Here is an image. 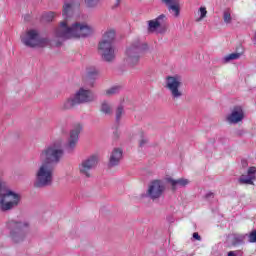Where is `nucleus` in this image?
I'll list each match as a JSON object with an SVG mask.
<instances>
[{
    "mask_svg": "<svg viewBox=\"0 0 256 256\" xmlns=\"http://www.w3.org/2000/svg\"><path fill=\"white\" fill-rule=\"evenodd\" d=\"M143 47L145 44H141L139 40L130 44V46L126 49L124 62L129 67H135V65H139V61L141 59V53H143Z\"/></svg>",
    "mask_w": 256,
    "mask_h": 256,
    "instance_id": "0eeeda50",
    "label": "nucleus"
},
{
    "mask_svg": "<svg viewBox=\"0 0 256 256\" xmlns=\"http://www.w3.org/2000/svg\"><path fill=\"white\" fill-rule=\"evenodd\" d=\"M245 119V112L241 106H236L232 109L231 113L226 117V120L230 125H237Z\"/></svg>",
    "mask_w": 256,
    "mask_h": 256,
    "instance_id": "f8f14e48",
    "label": "nucleus"
},
{
    "mask_svg": "<svg viewBox=\"0 0 256 256\" xmlns=\"http://www.w3.org/2000/svg\"><path fill=\"white\" fill-rule=\"evenodd\" d=\"M81 129H83L82 123H76L73 125L72 130L70 131V137L68 139L67 147L69 149H73L77 145V141H79V134L81 133Z\"/></svg>",
    "mask_w": 256,
    "mask_h": 256,
    "instance_id": "ddd939ff",
    "label": "nucleus"
},
{
    "mask_svg": "<svg viewBox=\"0 0 256 256\" xmlns=\"http://www.w3.org/2000/svg\"><path fill=\"white\" fill-rule=\"evenodd\" d=\"M240 57H241V53L235 52V53H231V54L226 55L223 58V61H224V63H229V61H235L237 59H240Z\"/></svg>",
    "mask_w": 256,
    "mask_h": 256,
    "instance_id": "5701e85b",
    "label": "nucleus"
},
{
    "mask_svg": "<svg viewBox=\"0 0 256 256\" xmlns=\"http://www.w3.org/2000/svg\"><path fill=\"white\" fill-rule=\"evenodd\" d=\"M63 21L55 29L54 36L57 39L65 41L66 39H79L81 37H89L93 33V27L87 23H71L73 17V1L66 0L62 10Z\"/></svg>",
    "mask_w": 256,
    "mask_h": 256,
    "instance_id": "f03ea898",
    "label": "nucleus"
},
{
    "mask_svg": "<svg viewBox=\"0 0 256 256\" xmlns=\"http://www.w3.org/2000/svg\"><path fill=\"white\" fill-rule=\"evenodd\" d=\"M182 85L183 79L179 75L168 76L165 79V88L169 90L173 99H181L183 97Z\"/></svg>",
    "mask_w": 256,
    "mask_h": 256,
    "instance_id": "1a4fd4ad",
    "label": "nucleus"
},
{
    "mask_svg": "<svg viewBox=\"0 0 256 256\" xmlns=\"http://www.w3.org/2000/svg\"><path fill=\"white\" fill-rule=\"evenodd\" d=\"M119 91V87H112L106 91L107 95H115Z\"/></svg>",
    "mask_w": 256,
    "mask_h": 256,
    "instance_id": "c85d7f7f",
    "label": "nucleus"
},
{
    "mask_svg": "<svg viewBox=\"0 0 256 256\" xmlns=\"http://www.w3.org/2000/svg\"><path fill=\"white\" fill-rule=\"evenodd\" d=\"M21 202V195L7 187L5 182L0 183V210L11 211Z\"/></svg>",
    "mask_w": 256,
    "mask_h": 256,
    "instance_id": "7ed1b4c3",
    "label": "nucleus"
},
{
    "mask_svg": "<svg viewBox=\"0 0 256 256\" xmlns=\"http://www.w3.org/2000/svg\"><path fill=\"white\" fill-rule=\"evenodd\" d=\"M100 2H101V0H85V4L88 7H97Z\"/></svg>",
    "mask_w": 256,
    "mask_h": 256,
    "instance_id": "393cba45",
    "label": "nucleus"
},
{
    "mask_svg": "<svg viewBox=\"0 0 256 256\" xmlns=\"http://www.w3.org/2000/svg\"><path fill=\"white\" fill-rule=\"evenodd\" d=\"M247 237V234H234L230 236V240L232 241L233 245H241V243H245V238Z\"/></svg>",
    "mask_w": 256,
    "mask_h": 256,
    "instance_id": "aec40b11",
    "label": "nucleus"
},
{
    "mask_svg": "<svg viewBox=\"0 0 256 256\" xmlns=\"http://www.w3.org/2000/svg\"><path fill=\"white\" fill-rule=\"evenodd\" d=\"M249 243H256V230L247 235Z\"/></svg>",
    "mask_w": 256,
    "mask_h": 256,
    "instance_id": "a878e982",
    "label": "nucleus"
},
{
    "mask_svg": "<svg viewBox=\"0 0 256 256\" xmlns=\"http://www.w3.org/2000/svg\"><path fill=\"white\" fill-rule=\"evenodd\" d=\"M165 21H167V16H165V14H162L157 18L148 21L149 31L153 33L157 31V29H161V27L165 25Z\"/></svg>",
    "mask_w": 256,
    "mask_h": 256,
    "instance_id": "4468645a",
    "label": "nucleus"
},
{
    "mask_svg": "<svg viewBox=\"0 0 256 256\" xmlns=\"http://www.w3.org/2000/svg\"><path fill=\"white\" fill-rule=\"evenodd\" d=\"M91 101H95V94H93L91 90L80 88L74 96L68 98L63 103L62 109H72V107H75V105H79L81 103H91Z\"/></svg>",
    "mask_w": 256,
    "mask_h": 256,
    "instance_id": "423d86ee",
    "label": "nucleus"
},
{
    "mask_svg": "<svg viewBox=\"0 0 256 256\" xmlns=\"http://www.w3.org/2000/svg\"><path fill=\"white\" fill-rule=\"evenodd\" d=\"M165 191V183L161 180H154L150 183L147 191L148 197L150 199H159L163 192Z\"/></svg>",
    "mask_w": 256,
    "mask_h": 256,
    "instance_id": "9b49d317",
    "label": "nucleus"
},
{
    "mask_svg": "<svg viewBox=\"0 0 256 256\" xmlns=\"http://www.w3.org/2000/svg\"><path fill=\"white\" fill-rule=\"evenodd\" d=\"M98 161L99 158L97 155H92L83 160L78 166L80 175H83L84 177H91V171L97 167Z\"/></svg>",
    "mask_w": 256,
    "mask_h": 256,
    "instance_id": "9d476101",
    "label": "nucleus"
},
{
    "mask_svg": "<svg viewBox=\"0 0 256 256\" xmlns=\"http://www.w3.org/2000/svg\"><path fill=\"white\" fill-rule=\"evenodd\" d=\"M113 39H115V30L107 29L99 43L98 49L104 61L111 62L115 59V47L113 46Z\"/></svg>",
    "mask_w": 256,
    "mask_h": 256,
    "instance_id": "20e7f679",
    "label": "nucleus"
},
{
    "mask_svg": "<svg viewBox=\"0 0 256 256\" xmlns=\"http://www.w3.org/2000/svg\"><path fill=\"white\" fill-rule=\"evenodd\" d=\"M196 23H201L203 19L207 17V7L201 6L195 13H194Z\"/></svg>",
    "mask_w": 256,
    "mask_h": 256,
    "instance_id": "a211bd4d",
    "label": "nucleus"
},
{
    "mask_svg": "<svg viewBox=\"0 0 256 256\" xmlns=\"http://www.w3.org/2000/svg\"><path fill=\"white\" fill-rule=\"evenodd\" d=\"M256 167H250L248 169L247 175H242L240 177V183H244L245 185H253V181L256 179Z\"/></svg>",
    "mask_w": 256,
    "mask_h": 256,
    "instance_id": "dca6fc26",
    "label": "nucleus"
},
{
    "mask_svg": "<svg viewBox=\"0 0 256 256\" xmlns=\"http://www.w3.org/2000/svg\"><path fill=\"white\" fill-rule=\"evenodd\" d=\"M25 227H29V223L17 222L15 220H11L10 222H8V228L10 229L9 239L12 243L18 244L25 241L27 237V233L23 231Z\"/></svg>",
    "mask_w": 256,
    "mask_h": 256,
    "instance_id": "6e6552de",
    "label": "nucleus"
},
{
    "mask_svg": "<svg viewBox=\"0 0 256 256\" xmlns=\"http://www.w3.org/2000/svg\"><path fill=\"white\" fill-rule=\"evenodd\" d=\"M193 239H196V241H201V236H199V233L194 232Z\"/></svg>",
    "mask_w": 256,
    "mask_h": 256,
    "instance_id": "7c9ffc66",
    "label": "nucleus"
},
{
    "mask_svg": "<svg viewBox=\"0 0 256 256\" xmlns=\"http://www.w3.org/2000/svg\"><path fill=\"white\" fill-rule=\"evenodd\" d=\"M211 197H214L213 192H208V193L206 194V199H211Z\"/></svg>",
    "mask_w": 256,
    "mask_h": 256,
    "instance_id": "2f4dec72",
    "label": "nucleus"
},
{
    "mask_svg": "<svg viewBox=\"0 0 256 256\" xmlns=\"http://www.w3.org/2000/svg\"><path fill=\"white\" fill-rule=\"evenodd\" d=\"M167 7L170 13H173L174 17H179L181 12V4H179V0L172 2V4H169Z\"/></svg>",
    "mask_w": 256,
    "mask_h": 256,
    "instance_id": "6ab92c4d",
    "label": "nucleus"
},
{
    "mask_svg": "<svg viewBox=\"0 0 256 256\" xmlns=\"http://www.w3.org/2000/svg\"><path fill=\"white\" fill-rule=\"evenodd\" d=\"M45 21H53V19L55 18V13L54 12H48L46 14L43 15Z\"/></svg>",
    "mask_w": 256,
    "mask_h": 256,
    "instance_id": "bb28decb",
    "label": "nucleus"
},
{
    "mask_svg": "<svg viewBox=\"0 0 256 256\" xmlns=\"http://www.w3.org/2000/svg\"><path fill=\"white\" fill-rule=\"evenodd\" d=\"M241 251L237 250V251H230L228 252V256H241Z\"/></svg>",
    "mask_w": 256,
    "mask_h": 256,
    "instance_id": "c756f323",
    "label": "nucleus"
},
{
    "mask_svg": "<svg viewBox=\"0 0 256 256\" xmlns=\"http://www.w3.org/2000/svg\"><path fill=\"white\" fill-rule=\"evenodd\" d=\"M167 182L170 183L172 189H179V187H186V185H189V180L185 178H181L178 180L167 178Z\"/></svg>",
    "mask_w": 256,
    "mask_h": 256,
    "instance_id": "f3484780",
    "label": "nucleus"
},
{
    "mask_svg": "<svg viewBox=\"0 0 256 256\" xmlns=\"http://www.w3.org/2000/svg\"><path fill=\"white\" fill-rule=\"evenodd\" d=\"M63 157V142L55 141L46 146L39 154L41 165L35 174V187H49L53 184V173L55 167L53 165L59 163Z\"/></svg>",
    "mask_w": 256,
    "mask_h": 256,
    "instance_id": "f257e3e1",
    "label": "nucleus"
},
{
    "mask_svg": "<svg viewBox=\"0 0 256 256\" xmlns=\"http://www.w3.org/2000/svg\"><path fill=\"white\" fill-rule=\"evenodd\" d=\"M100 111L104 113L105 115H111L113 113V108L111 107V104L107 101L102 102Z\"/></svg>",
    "mask_w": 256,
    "mask_h": 256,
    "instance_id": "412c9836",
    "label": "nucleus"
},
{
    "mask_svg": "<svg viewBox=\"0 0 256 256\" xmlns=\"http://www.w3.org/2000/svg\"><path fill=\"white\" fill-rule=\"evenodd\" d=\"M21 42L25 47L35 49L37 47H47L49 45V39L40 38L39 31L35 29L26 30L20 36Z\"/></svg>",
    "mask_w": 256,
    "mask_h": 256,
    "instance_id": "39448f33",
    "label": "nucleus"
},
{
    "mask_svg": "<svg viewBox=\"0 0 256 256\" xmlns=\"http://www.w3.org/2000/svg\"><path fill=\"white\" fill-rule=\"evenodd\" d=\"M148 142L149 140L147 139V137H145V134L141 133L140 140H139V147H145V145H147Z\"/></svg>",
    "mask_w": 256,
    "mask_h": 256,
    "instance_id": "b1692460",
    "label": "nucleus"
},
{
    "mask_svg": "<svg viewBox=\"0 0 256 256\" xmlns=\"http://www.w3.org/2000/svg\"><path fill=\"white\" fill-rule=\"evenodd\" d=\"M232 13L233 12L231 11V9L224 10L223 19H224V23H226V25H230V23L233 22V17L231 16Z\"/></svg>",
    "mask_w": 256,
    "mask_h": 256,
    "instance_id": "4be33fe9",
    "label": "nucleus"
},
{
    "mask_svg": "<svg viewBox=\"0 0 256 256\" xmlns=\"http://www.w3.org/2000/svg\"><path fill=\"white\" fill-rule=\"evenodd\" d=\"M122 115H123V106H119L116 110V120L120 121Z\"/></svg>",
    "mask_w": 256,
    "mask_h": 256,
    "instance_id": "cd10ccee",
    "label": "nucleus"
},
{
    "mask_svg": "<svg viewBox=\"0 0 256 256\" xmlns=\"http://www.w3.org/2000/svg\"><path fill=\"white\" fill-rule=\"evenodd\" d=\"M122 159H123V150H121L120 148H115L110 155V159H109L110 167H115L116 165L121 163Z\"/></svg>",
    "mask_w": 256,
    "mask_h": 256,
    "instance_id": "2eb2a0df",
    "label": "nucleus"
}]
</instances>
